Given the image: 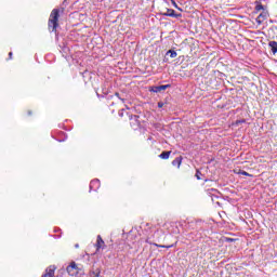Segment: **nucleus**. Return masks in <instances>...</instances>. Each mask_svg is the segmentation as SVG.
<instances>
[{
    "label": "nucleus",
    "instance_id": "24",
    "mask_svg": "<svg viewBox=\"0 0 277 277\" xmlns=\"http://www.w3.org/2000/svg\"><path fill=\"white\" fill-rule=\"evenodd\" d=\"M145 241H146V243H151V242H150V240H149L148 238H146V240H145Z\"/></svg>",
    "mask_w": 277,
    "mask_h": 277
},
{
    "label": "nucleus",
    "instance_id": "13",
    "mask_svg": "<svg viewBox=\"0 0 277 277\" xmlns=\"http://www.w3.org/2000/svg\"><path fill=\"white\" fill-rule=\"evenodd\" d=\"M154 246L156 248H167V249H170V248H174V246H176V242L175 245H169V246H166V245H158V243H154Z\"/></svg>",
    "mask_w": 277,
    "mask_h": 277
},
{
    "label": "nucleus",
    "instance_id": "18",
    "mask_svg": "<svg viewBox=\"0 0 277 277\" xmlns=\"http://www.w3.org/2000/svg\"><path fill=\"white\" fill-rule=\"evenodd\" d=\"M171 3H172V5H173L175 9L179 8V4H176V1L171 0Z\"/></svg>",
    "mask_w": 277,
    "mask_h": 277
},
{
    "label": "nucleus",
    "instance_id": "7",
    "mask_svg": "<svg viewBox=\"0 0 277 277\" xmlns=\"http://www.w3.org/2000/svg\"><path fill=\"white\" fill-rule=\"evenodd\" d=\"M95 248L96 252H98V250L101 249H105V240H103V237H101V235L97 236Z\"/></svg>",
    "mask_w": 277,
    "mask_h": 277
},
{
    "label": "nucleus",
    "instance_id": "16",
    "mask_svg": "<svg viewBox=\"0 0 277 277\" xmlns=\"http://www.w3.org/2000/svg\"><path fill=\"white\" fill-rule=\"evenodd\" d=\"M200 176H202V173L200 172V170H197V171H196V179H197L198 181H202V177H200Z\"/></svg>",
    "mask_w": 277,
    "mask_h": 277
},
{
    "label": "nucleus",
    "instance_id": "11",
    "mask_svg": "<svg viewBox=\"0 0 277 277\" xmlns=\"http://www.w3.org/2000/svg\"><path fill=\"white\" fill-rule=\"evenodd\" d=\"M268 47H269L273 55H276V53H277V42L276 41H269Z\"/></svg>",
    "mask_w": 277,
    "mask_h": 277
},
{
    "label": "nucleus",
    "instance_id": "10",
    "mask_svg": "<svg viewBox=\"0 0 277 277\" xmlns=\"http://www.w3.org/2000/svg\"><path fill=\"white\" fill-rule=\"evenodd\" d=\"M181 163H183V156H179L172 161V166L176 168H181Z\"/></svg>",
    "mask_w": 277,
    "mask_h": 277
},
{
    "label": "nucleus",
    "instance_id": "6",
    "mask_svg": "<svg viewBox=\"0 0 277 277\" xmlns=\"http://www.w3.org/2000/svg\"><path fill=\"white\" fill-rule=\"evenodd\" d=\"M168 88H170V84H162V85H158V87H150L149 92L159 93V92H163L164 90H168Z\"/></svg>",
    "mask_w": 277,
    "mask_h": 277
},
{
    "label": "nucleus",
    "instance_id": "20",
    "mask_svg": "<svg viewBox=\"0 0 277 277\" xmlns=\"http://www.w3.org/2000/svg\"><path fill=\"white\" fill-rule=\"evenodd\" d=\"M158 107L161 109V107H163V103H162V102H159V103H158Z\"/></svg>",
    "mask_w": 277,
    "mask_h": 277
},
{
    "label": "nucleus",
    "instance_id": "17",
    "mask_svg": "<svg viewBox=\"0 0 277 277\" xmlns=\"http://www.w3.org/2000/svg\"><path fill=\"white\" fill-rule=\"evenodd\" d=\"M246 123V119H241V120H237L236 121V124L239 126V124H243Z\"/></svg>",
    "mask_w": 277,
    "mask_h": 277
},
{
    "label": "nucleus",
    "instance_id": "2",
    "mask_svg": "<svg viewBox=\"0 0 277 277\" xmlns=\"http://www.w3.org/2000/svg\"><path fill=\"white\" fill-rule=\"evenodd\" d=\"M254 10L256 13L262 11L255 21H256L258 25H263V23H265V21H267V18H269V11H267V9H265V6H263V4H261V2H256Z\"/></svg>",
    "mask_w": 277,
    "mask_h": 277
},
{
    "label": "nucleus",
    "instance_id": "22",
    "mask_svg": "<svg viewBox=\"0 0 277 277\" xmlns=\"http://www.w3.org/2000/svg\"><path fill=\"white\" fill-rule=\"evenodd\" d=\"M176 10H179L180 12H183V9H181L180 6H177Z\"/></svg>",
    "mask_w": 277,
    "mask_h": 277
},
{
    "label": "nucleus",
    "instance_id": "21",
    "mask_svg": "<svg viewBox=\"0 0 277 277\" xmlns=\"http://www.w3.org/2000/svg\"><path fill=\"white\" fill-rule=\"evenodd\" d=\"M12 52L9 53V60H12Z\"/></svg>",
    "mask_w": 277,
    "mask_h": 277
},
{
    "label": "nucleus",
    "instance_id": "9",
    "mask_svg": "<svg viewBox=\"0 0 277 277\" xmlns=\"http://www.w3.org/2000/svg\"><path fill=\"white\" fill-rule=\"evenodd\" d=\"M118 116H119V118H123V120H127V118H129V116H131V115L129 114V111H127L124 108H122L118 111Z\"/></svg>",
    "mask_w": 277,
    "mask_h": 277
},
{
    "label": "nucleus",
    "instance_id": "12",
    "mask_svg": "<svg viewBox=\"0 0 277 277\" xmlns=\"http://www.w3.org/2000/svg\"><path fill=\"white\" fill-rule=\"evenodd\" d=\"M170 155H172V151H162L160 155H159V159H170Z\"/></svg>",
    "mask_w": 277,
    "mask_h": 277
},
{
    "label": "nucleus",
    "instance_id": "14",
    "mask_svg": "<svg viewBox=\"0 0 277 277\" xmlns=\"http://www.w3.org/2000/svg\"><path fill=\"white\" fill-rule=\"evenodd\" d=\"M167 55H170L171 58H174V57H176L179 54H177L176 51H174V50H169V51L167 52Z\"/></svg>",
    "mask_w": 277,
    "mask_h": 277
},
{
    "label": "nucleus",
    "instance_id": "3",
    "mask_svg": "<svg viewBox=\"0 0 277 277\" xmlns=\"http://www.w3.org/2000/svg\"><path fill=\"white\" fill-rule=\"evenodd\" d=\"M128 119L130 120V126H131L132 129H134V131L140 129V127L142 124L140 122V116H137V115H130Z\"/></svg>",
    "mask_w": 277,
    "mask_h": 277
},
{
    "label": "nucleus",
    "instance_id": "23",
    "mask_svg": "<svg viewBox=\"0 0 277 277\" xmlns=\"http://www.w3.org/2000/svg\"><path fill=\"white\" fill-rule=\"evenodd\" d=\"M227 241H235V239H233V238H227Z\"/></svg>",
    "mask_w": 277,
    "mask_h": 277
},
{
    "label": "nucleus",
    "instance_id": "15",
    "mask_svg": "<svg viewBox=\"0 0 277 277\" xmlns=\"http://www.w3.org/2000/svg\"><path fill=\"white\" fill-rule=\"evenodd\" d=\"M238 174H242V176H252V174H250V173H248V172H246L243 170H239Z\"/></svg>",
    "mask_w": 277,
    "mask_h": 277
},
{
    "label": "nucleus",
    "instance_id": "1",
    "mask_svg": "<svg viewBox=\"0 0 277 277\" xmlns=\"http://www.w3.org/2000/svg\"><path fill=\"white\" fill-rule=\"evenodd\" d=\"M57 27H60V9H53L48 21V29L50 32L56 34Z\"/></svg>",
    "mask_w": 277,
    "mask_h": 277
},
{
    "label": "nucleus",
    "instance_id": "8",
    "mask_svg": "<svg viewBox=\"0 0 277 277\" xmlns=\"http://www.w3.org/2000/svg\"><path fill=\"white\" fill-rule=\"evenodd\" d=\"M55 266H49L47 269H45V274H43L41 277H55Z\"/></svg>",
    "mask_w": 277,
    "mask_h": 277
},
{
    "label": "nucleus",
    "instance_id": "26",
    "mask_svg": "<svg viewBox=\"0 0 277 277\" xmlns=\"http://www.w3.org/2000/svg\"><path fill=\"white\" fill-rule=\"evenodd\" d=\"M31 114H32L31 110H28V116H31Z\"/></svg>",
    "mask_w": 277,
    "mask_h": 277
},
{
    "label": "nucleus",
    "instance_id": "19",
    "mask_svg": "<svg viewBox=\"0 0 277 277\" xmlns=\"http://www.w3.org/2000/svg\"><path fill=\"white\" fill-rule=\"evenodd\" d=\"M95 277L101 276V271H97L96 273H93Z\"/></svg>",
    "mask_w": 277,
    "mask_h": 277
},
{
    "label": "nucleus",
    "instance_id": "4",
    "mask_svg": "<svg viewBox=\"0 0 277 277\" xmlns=\"http://www.w3.org/2000/svg\"><path fill=\"white\" fill-rule=\"evenodd\" d=\"M67 273L70 276H77V274H79V267L77 266V263L71 262L68 266H67Z\"/></svg>",
    "mask_w": 277,
    "mask_h": 277
},
{
    "label": "nucleus",
    "instance_id": "25",
    "mask_svg": "<svg viewBox=\"0 0 277 277\" xmlns=\"http://www.w3.org/2000/svg\"><path fill=\"white\" fill-rule=\"evenodd\" d=\"M115 96L119 97V96H120V93H115Z\"/></svg>",
    "mask_w": 277,
    "mask_h": 277
},
{
    "label": "nucleus",
    "instance_id": "5",
    "mask_svg": "<svg viewBox=\"0 0 277 277\" xmlns=\"http://www.w3.org/2000/svg\"><path fill=\"white\" fill-rule=\"evenodd\" d=\"M162 16H170L171 18H183V14L176 13L174 9H167Z\"/></svg>",
    "mask_w": 277,
    "mask_h": 277
}]
</instances>
